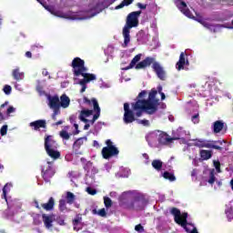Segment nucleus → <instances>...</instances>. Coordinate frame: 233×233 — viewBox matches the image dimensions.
<instances>
[{"label": "nucleus", "mask_w": 233, "mask_h": 233, "mask_svg": "<svg viewBox=\"0 0 233 233\" xmlns=\"http://www.w3.org/2000/svg\"><path fill=\"white\" fill-rule=\"evenodd\" d=\"M152 68L158 79L161 81H165V79H167V71H165V68L161 66V64H159V62H155Z\"/></svg>", "instance_id": "11"}, {"label": "nucleus", "mask_w": 233, "mask_h": 233, "mask_svg": "<svg viewBox=\"0 0 233 233\" xmlns=\"http://www.w3.org/2000/svg\"><path fill=\"white\" fill-rule=\"evenodd\" d=\"M58 208H59L60 212H65V210H66V200L60 199Z\"/></svg>", "instance_id": "38"}, {"label": "nucleus", "mask_w": 233, "mask_h": 233, "mask_svg": "<svg viewBox=\"0 0 233 233\" xmlns=\"http://www.w3.org/2000/svg\"><path fill=\"white\" fill-rule=\"evenodd\" d=\"M151 165H152L153 168H155V170H157V172H159V170H161V168H163V161H161L159 159L153 160Z\"/></svg>", "instance_id": "29"}, {"label": "nucleus", "mask_w": 233, "mask_h": 233, "mask_svg": "<svg viewBox=\"0 0 233 233\" xmlns=\"http://www.w3.org/2000/svg\"><path fill=\"white\" fill-rule=\"evenodd\" d=\"M56 205V200L54 199V198H50L47 203H44L41 204L42 208H44V210H46V212H50V210H52L54 208Z\"/></svg>", "instance_id": "24"}, {"label": "nucleus", "mask_w": 233, "mask_h": 233, "mask_svg": "<svg viewBox=\"0 0 233 233\" xmlns=\"http://www.w3.org/2000/svg\"><path fill=\"white\" fill-rule=\"evenodd\" d=\"M104 204L106 208H110L112 207V199L108 197H104Z\"/></svg>", "instance_id": "40"}, {"label": "nucleus", "mask_w": 233, "mask_h": 233, "mask_svg": "<svg viewBox=\"0 0 233 233\" xmlns=\"http://www.w3.org/2000/svg\"><path fill=\"white\" fill-rule=\"evenodd\" d=\"M86 192L87 194H89L90 196H96L97 194V190L92 188V187H87L86 188Z\"/></svg>", "instance_id": "49"}, {"label": "nucleus", "mask_w": 233, "mask_h": 233, "mask_svg": "<svg viewBox=\"0 0 233 233\" xmlns=\"http://www.w3.org/2000/svg\"><path fill=\"white\" fill-rule=\"evenodd\" d=\"M123 119L126 125L134 123V121H136V116L134 115V111L130 109V104L128 103L124 104V118Z\"/></svg>", "instance_id": "9"}, {"label": "nucleus", "mask_w": 233, "mask_h": 233, "mask_svg": "<svg viewBox=\"0 0 233 233\" xmlns=\"http://www.w3.org/2000/svg\"><path fill=\"white\" fill-rule=\"evenodd\" d=\"M71 66L74 69V76H76V77H79V76H81L83 72L88 71V68L85 66V60L79 57H75L73 59Z\"/></svg>", "instance_id": "6"}, {"label": "nucleus", "mask_w": 233, "mask_h": 233, "mask_svg": "<svg viewBox=\"0 0 233 233\" xmlns=\"http://www.w3.org/2000/svg\"><path fill=\"white\" fill-rule=\"evenodd\" d=\"M132 207L136 208V210H143L145 208V201L140 198H136L132 202Z\"/></svg>", "instance_id": "26"}, {"label": "nucleus", "mask_w": 233, "mask_h": 233, "mask_svg": "<svg viewBox=\"0 0 233 233\" xmlns=\"http://www.w3.org/2000/svg\"><path fill=\"white\" fill-rule=\"evenodd\" d=\"M191 120L195 125H198V123H199V113L192 116Z\"/></svg>", "instance_id": "44"}, {"label": "nucleus", "mask_w": 233, "mask_h": 233, "mask_svg": "<svg viewBox=\"0 0 233 233\" xmlns=\"http://www.w3.org/2000/svg\"><path fill=\"white\" fill-rule=\"evenodd\" d=\"M220 145V146H218ZM221 145H223L222 140H207V141H198L196 143V147H198L199 148H213L215 150H223V147H221Z\"/></svg>", "instance_id": "7"}, {"label": "nucleus", "mask_w": 233, "mask_h": 233, "mask_svg": "<svg viewBox=\"0 0 233 233\" xmlns=\"http://www.w3.org/2000/svg\"><path fill=\"white\" fill-rule=\"evenodd\" d=\"M58 225H65V219L61 218H58L56 219Z\"/></svg>", "instance_id": "57"}, {"label": "nucleus", "mask_w": 233, "mask_h": 233, "mask_svg": "<svg viewBox=\"0 0 233 233\" xmlns=\"http://www.w3.org/2000/svg\"><path fill=\"white\" fill-rule=\"evenodd\" d=\"M93 103L96 114L93 116V119L88 121V123H91V125H94V123H96V121L99 119V116H101V107H99V103L97 102V99H94Z\"/></svg>", "instance_id": "20"}, {"label": "nucleus", "mask_w": 233, "mask_h": 233, "mask_svg": "<svg viewBox=\"0 0 233 233\" xmlns=\"http://www.w3.org/2000/svg\"><path fill=\"white\" fill-rule=\"evenodd\" d=\"M157 92H158V94L163 93V86H157Z\"/></svg>", "instance_id": "61"}, {"label": "nucleus", "mask_w": 233, "mask_h": 233, "mask_svg": "<svg viewBox=\"0 0 233 233\" xmlns=\"http://www.w3.org/2000/svg\"><path fill=\"white\" fill-rule=\"evenodd\" d=\"M25 57H28L29 59L32 58V52L30 51L25 52Z\"/></svg>", "instance_id": "59"}, {"label": "nucleus", "mask_w": 233, "mask_h": 233, "mask_svg": "<svg viewBox=\"0 0 233 233\" xmlns=\"http://www.w3.org/2000/svg\"><path fill=\"white\" fill-rule=\"evenodd\" d=\"M174 137H170V136H168V134L165 133V132H161L158 135V138L157 141L159 143V145H168V143H172V141H174Z\"/></svg>", "instance_id": "19"}, {"label": "nucleus", "mask_w": 233, "mask_h": 233, "mask_svg": "<svg viewBox=\"0 0 233 233\" xmlns=\"http://www.w3.org/2000/svg\"><path fill=\"white\" fill-rule=\"evenodd\" d=\"M44 8H46L47 12H50L52 15H56V17H61L62 19H68L67 14L63 13L60 10H56V8L52 5H44Z\"/></svg>", "instance_id": "15"}, {"label": "nucleus", "mask_w": 233, "mask_h": 233, "mask_svg": "<svg viewBox=\"0 0 233 233\" xmlns=\"http://www.w3.org/2000/svg\"><path fill=\"white\" fill-rule=\"evenodd\" d=\"M132 3H134V0H123L121 4L116 6V10H121V8L128 6L129 5H132Z\"/></svg>", "instance_id": "33"}, {"label": "nucleus", "mask_w": 233, "mask_h": 233, "mask_svg": "<svg viewBox=\"0 0 233 233\" xmlns=\"http://www.w3.org/2000/svg\"><path fill=\"white\" fill-rule=\"evenodd\" d=\"M68 106H70V97L66 94H63L60 96V107L68 108Z\"/></svg>", "instance_id": "25"}, {"label": "nucleus", "mask_w": 233, "mask_h": 233, "mask_svg": "<svg viewBox=\"0 0 233 233\" xmlns=\"http://www.w3.org/2000/svg\"><path fill=\"white\" fill-rule=\"evenodd\" d=\"M185 56V52L180 53L179 59L176 64V68L178 71L185 70V66H188V65H190L188 58H186Z\"/></svg>", "instance_id": "14"}, {"label": "nucleus", "mask_w": 233, "mask_h": 233, "mask_svg": "<svg viewBox=\"0 0 233 233\" xmlns=\"http://www.w3.org/2000/svg\"><path fill=\"white\" fill-rule=\"evenodd\" d=\"M48 99V106L50 108H61V105H60V99H59V96L55 95V96H47Z\"/></svg>", "instance_id": "18"}, {"label": "nucleus", "mask_w": 233, "mask_h": 233, "mask_svg": "<svg viewBox=\"0 0 233 233\" xmlns=\"http://www.w3.org/2000/svg\"><path fill=\"white\" fill-rule=\"evenodd\" d=\"M141 54H138L134 56V58L131 60L129 66L125 68V70H130L131 68H136V70H141L143 68H147V66H153L156 62V58L152 56H147L144 60L141 61ZM141 61V62H139ZM138 63V64H137Z\"/></svg>", "instance_id": "3"}, {"label": "nucleus", "mask_w": 233, "mask_h": 233, "mask_svg": "<svg viewBox=\"0 0 233 233\" xmlns=\"http://www.w3.org/2000/svg\"><path fill=\"white\" fill-rule=\"evenodd\" d=\"M88 128H90V124H86L84 126V130H88Z\"/></svg>", "instance_id": "63"}, {"label": "nucleus", "mask_w": 233, "mask_h": 233, "mask_svg": "<svg viewBox=\"0 0 233 233\" xmlns=\"http://www.w3.org/2000/svg\"><path fill=\"white\" fill-rule=\"evenodd\" d=\"M133 110L137 111L136 116L137 117H141L143 116V112H147V109L137 108L136 109V102L132 104Z\"/></svg>", "instance_id": "35"}, {"label": "nucleus", "mask_w": 233, "mask_h": 233, "mask_svg": "<svg viewBox=\"0 0 233 233\" xmlns=\"http://www.w3.org/2000/svg\"><path fill=\"white\" fill-rule=\"evenodd\" d=\"M135 230L139 233L145 232V228L141 224L135 226Z\"/></svg>", "instance_id": "46"}, {"label": "nucleus", "mask_w": 233, "mask_h": 233, "mask_svg": "<svg viewBox=\"0 0 233 233\" xmlns=\"http://www.w3.org/2000/svg\"><path fill=\"white\" fill-rule=\"evenodd\" d=\"M137 6L140 8L141 10H147V5H143L141 3H137Z\"/></svg>", "instance_id": "56"}, {"label": "nucleus", "mask_w": 233, "mask_h": 233, "mask_svg": "<svg viewBox=\"0 0 233 233\" xmlns=\"http://www.w3.org/2000/svg\"><path fill=\"white\" fill-rule=\"evenodd\" d=\"M231 190H233V179L230 180Z\"/></svg>", "instance_id": "64"}, {"label": "nucleus", "mask_w": 233, "mask_h": 233, "mask_svg": "<svg viewBox=\"0 0 233 233\" xmlns=\"http://www.w3.org/2000/svg\"><path fill=\"white\" fill-rule=\"evenodd\" d=\"M157 96V91L152 89L148 95L147 99H137L135 105V109L142 108L146 110V114L153 116L157 112V107L159 106V99L156 98Z\"/></svg>", "instance_id": "1"}, {"label": "nucleus", "mask_w": 233, "mask_h": 233, "mask_svg": "<svg viewBox=\"0 0 233 233\" xmlns=\"http://www.w3.org/2000/svg\"><path fill=\"white\" fill-rule=\"evenodd\" d=\"M6 187H8L7 184L3 187L2 199H5V201H8V198H6V194H7Z\"/></svg>", "instance_id": "50"}, {"label": "nucleus", "mask_w": 233, "mask_h": 233, "mask_svg": "<svg viewBox=\"0 0 233 233\" xmlns=\"http://www.w3.org/2000/svg\"><path fill=\"white\" fill-rule=\"evenodd\" d=\"M97 215L101 218H106V210H105V208H101L98 210Z\"/></svg>", "instance_id": "51"}, {"label": "nucleus", "mask_w": 233, "mask_h": 233, "mask_svg": "<svg viewBox=\"0 0 233 233\" xmlns=\"http://www.w3.org/2000/svg\"><path fill=\"white\" fill-rule=\"evenodd\" d=\"M7 132H8V126L4 125V126L1 127V129H0V134H1V136H6Z\"/></svg>", "instance_id": "43"}, {"label": "nucleus", "mask_w": 233, "mask_h": 233, "mask_svg": "<svg viewBox=\"0 0 233 233\" xmlns=\"http://www.w3.org/2000/svg\"><path fill=\"white\" fill-rule=\"evenodd\" d=\"M225 128V123L221 120H217L213 123V133L219 134Z\"/></svg>", "instance_id": "23"}, {"label": "nucleus", "mask_w": 233, "mask_h": 233, "mask_svg": "<svg viewBox=\"0 0 233 233\" xmlns=\"http://www.w3.org/2000/svg\"><path fill=\"white\" fill-rule=\"evenodd\" d=\"M54 219H56L55 214H51V215L42 214V220L46 228H52V227H54L53 225Z\"/></svg>", "instance_id": "17"}, {"label": "nucleus", "mask_w": 233, "mask_h": 233, "mask_svg": "<svg viewBox=\"0 0 233 233\" xmlns=\"http://www.w3.org/2000/svg\"><path fill=\"white\" fill-rule=\"evenodd\" d=\"M84 79L79 81V85L82 86L80 93L83 94L86 90V83H90V81H96V75L86 73V72H82L80 74Z\"/></svg>", "instance_id": "10"}, {"label": "nucleus", "mask_w": 233, "mask_h": 233, "mask_svg": "<svg viewBox=\"0 0 233 233\" xmlns=\"http://www.w3.org/2000/svg\"><path fill=\"white\" fill-rule=\"evenodd\" d=\"M15 112V108L14 106H9L7 109H6V114L9 115V114H12Z\"/></svg>", "instance_id": "55"}, {"label": "nucleus", "mask_w": 233, "mask_h": 233, "mask_svg": "<svg viewBox=\"0 0 233 233\" xmlns=\"http://www.w3.org/2000/svg\"><path fill=\"white\" fill-rule=\"evenodd\" d=\"M94 114V110L91 109H83L80 112L79 115V119L80 121H82L83 123H88V119L86 117H90V116H92Z\"/></svg>", "instance_id": "21"}, {"label": "nucleus", "mask_w": 233, "mask_h": 233, "mask_svg": "<svg viewBox=\"0 0 233 233\" xmlns=\"http://www.w3.org/2000/svg\"><path fill=\"white\" fill-rule=\"evenodd\" d=\"M200 157L204 161L210 159V157H212V151L205 150V149L200 150Z\"/></svg>", "instance_id": "28"}, {"label": "nucleus", "mask_w": 233, "mask_h": 233, "mask_svg": "<svg viewBox=\"0 0 233 233\" xmlns=\"http://www.w3.org/2000/svg\"><path fill=\"white\" fill-rule=\"evenodd\" d=\"M83 218L81 217H76L73 219V227H77Z\"/></svg>", "instance_id": "48"}, {"label": "nucleus", "mask_w": 233, "mask_h": 233, "mask_svg": "<svg viewBox=\"0 0 233 233\" xmlns=\"http://www.w3.org/2000/svg\"><path fill=\"white\" fill-rule=\"evenodd\" d=\"M170 213L174 216L175 223L180 225V227H183V228L188 232V229L187 228V225H188L187 221L188 213L185 212L181 214V210L177 209V208H172Z\"/></svg>", "instance_id": "5"}, {"label": "nucleus", "mask_w": 233, "mask_h": 233, "mask_svg": "<svg viewBox=\"0 0 233 233\" xmlns=\"http://www.w3.org/2000/svg\"><path fill=\"white\" fill-rule=\"evenodd\" d=\"M61 107H53L52 110H53V115L54 116H59V114H61V110H60Z\"/></svg>", "instance_id": "52"}, {"label": "nucleus", "mask_w": 233, "mask_h": 233, "mask_svg": "<svg viewBox=\"0 0 233 233\" xmlns=\"http://www.w3.org/2000/svg\"><path fill=\"white\" fill-rule=\"evenodd\" d=\"M74 127H75V128L76 130V134H79V125L74 124Z\"/></svg>", "instance_id": "60"}, {"label": "nucleus", "mask_w": 233, "mask_h": 233, "mask_svg": "<svg viewBox=\"0 0 233 233\" xmlns=\"http://www.w3.org/2000/svg\"><path fill=\"white\" fill-rule=\"evenodd\" d=\"M138 125H143V127H150V122L147 119L137 120Z\"/></svg>", "instance_id": "47"}, {"label": "nucleus", "mask_w": 233, "mask_h": 233, "mask_svg": "<svg viewBox=\"0 0 233 233\" xmlns=\"http://www.w3.org/2000/svg\"><path fill=\"white\" fill-rule=\"evenodd\" d=\"M59 136L61 138H63L65 141H68V139H70V134L68 133V131L63 129L59 132Z\"/></svg>", "instance_id": "36"}, {"label": "nucleus", "mask_w": 233, "mask_h": 233, "mask_svg": "<svg viewBox=\"0 0 233 233\" xmlns=\"http://www.w3.org/2000/svg\"><path fill=\"white\" fill-rule=\"evenodd\" d=\"M141 15V11H134L127 15L126 19V25L123 27L122 35L124 37V44L122 46L127 48L128 43H130V29L137 28L139 26V16Z\"/></svg>", "instance_id": "2"}, {"label": "nucleus", "mask_w": 233, "mask_h": 233, "mask_svg": "<svg viewBox=\"0 0 233 233\" xmlns=\"http://www.w3.org/2000/svg\"><path fill=\"white\" fill-rule=\"evenodd\" d=\"M45 150L52 159H59L61 157V153L56 148H57V142L54 140V137L52 135H46L45 137V143H44Z\"/></svg>", "instance_id": "4"}, {"label": "nucleus", "mask_w": 233, "mask_h": 233, "mask_svg": "<svg viewBox=\"0 0 233 233\" xmlns=\"http://www.w3.org/2000/svg\"><path fill=\"white\" fill-rule=\"evenodd\" d=\"M209 185H214L216 183V169L212 168L209 170V179L208 180Z\"/></svg>", "instance_id": "31"}, {"label": "nucleus", "mask_w": 233, "mask_h": 233, "mask_svg": "<svg viewBox=\"0 0 233 233\" xmlns=\"http://www.w3.org/2000/svg\"><path fill=\"white\" fill-rule=\"evenodd\" d=\"M162 176L164 179H167L168 181H176V176L174 175V173L165 171Z\"/></svg>", "instance_id": "32"}, {"label": "nucleus", "mask_w": 233, "mask_h": 233, "mask_svg": "<svg viewBox=\"0 0 233 233\" xmlns=\"http://www.w3.org/2000/svg\"><path fill=\"white\" fill-rule=\"evenodd\" d=\"M101 155L104 159H110V157L119 155V149L117 147H103Z\"/></svg>", "instance_id": "12"}, {"label": "nucleus", "mask_w": 233, "mask_h": 233, "mask_svg": "<svg viewBox=\"0 0 233 233\" xmlns=\"http://www.w3.org/2000/svg\"><path fill=\"white\" fill-rule=\"evenodd\" d=\"M7 106H8V101L5 102L4 104H2L0 106V125L5 120V114H4L5 110H4V108Z\"/></svg>", "instance_id": "34"}, {"label": "nucleus", "mask_w": 233, "mask_h": 233, "mask_svg": "<svg viewBox=\"0 0 233 233\" xmlns=\"http://www.w3.org/2000/svg\"><path fill=\"white\" fill-rule=\"evenodd\" d=\"M35 208H37L38 210H41V207L39 206V202L37 200H35Z\"/></svg>", "instance_id": "58"}, {"label": "nucleus", "mask_w": 233, "mask_h": 233, "mask_svg": "<svg viewBox=\"0 0 233 233\" xmlns=\"http://www.w3.org/2000/svg\"><path fill=\"white\" fill-rule=\"evenodd\" d=\"M147 96V91L143 90L141 91L138 96H137V99H143V97H145Z\"/></svg>", "instance_id": "54"}, {"label": "nucleus", "mask_w": 233, "mask_h": 233, "mask_svg": "<svg viewBox=\"0 0 233 233\" xmlns=\"http://www.w3.org/2000/svg\"><path fill=\"white\" fill-rule=\"evenodd\" d=\"M3 90L6 96H10V94H12V86H10L9 85H5Z\"/></svg>", "instance_id": "42"}, {"label": "nucleus", "mask_w": 233, "mask_h": 233, "mask_svg": "<svg viewBox=\"0 0 233 233\" xmlns=\"http://www.w3.org/2000/svg\"><path fill=\"white\" fill-rule=\"evenodd\" d=\"M225 214H226L228 221H232V219H233V208H228L225 210Z\"/></svg>", "instance_id": "37"}, {"label": "nucleus", "mask_w": 233, "mask_h": 233, "mask_svg": "<svg viewBox=\"0 0 233 233\" xmlns=\"http://www.w3.org/2000/svg\"><path fill=\"white\" fill-rule=\"evenodd\" d=\"M12 76L15 81H21L25 77V73L19 71V67L13 70Z\"/></svg>", "instance_id": "27"}, {"label": "nucleus", "mask_w": 233, "mask_h": 233, "mask_svg": "<svg viewBox=\"0 0 233 233\" xmlns=\"http://www.w3.org/2000/svg\"><path fill=\"white\" fill-rule=\"evenodd\" d=\"M106 147H105L104 148H116V146H114V143L112 142V140L107 139L106 140Z\"/></svg>", "instance_id": "45"}, {"label": "nucleus", "mask_w": 233, "mask_h": 233, "mask_svg": "<svg viewBox=\"0 0 233 233\" xmlns=\"http://www.w3.org/2000/svg\"><path fill=\"white\" fill-rule=\"evenodd\" d=\"M29 127L32 128V130H35V132H39L41 128H44V130H46V120L38 119V120L30 122Z\"/></svg>", "instance_id": "13"}, {"label": "nucleus", "mask_w": 233, "mask_h": 233, "mask_svg": "<svg viewBox=\"0 0 233 233\" xmlns=\"http://www.w3.org/2000/svg\"><path fill=\"white\" fill-rule=\"evenodd\" d=\"M66 203L68 205H73L74 201H76V195L74 193L67 191L66 196Z\"/></svg>", "instance_id": "30"}, {"label": "nucleus", "mask_w": 233, "mask_h": 233, "mask_svg": "<svg viewBox=\"0 0 233 233\" xmlns=\"http://www.w3.org/2000/svg\"><path fill=\"white\" fill-rule=\"evenodd\" d=\"M213 165L218 174L221 172V162L219 160H214Z\"/></svg>", "instance_id": "41"}, {"label": "nucleus", "mask_w": 233, "mask_h": 233, "mask_svg": "<svg viewBox=\"0 0 233 233\" xmlns=\"http://www.w3.org/2000/svg\"><path fill=\"white\" fill-rule=\"evenodd\" d=\"M84 141H85V137H79L78 139H76L74 142V144H73V152L76 156L81 154V152H79V148H81V147H83V144L85 143Z\"/></svg>", "instance_id": "22"}, {"label": "nucleus", "mask_w": 233, "mask_h": 233, "mask_svg": "<svg viewBox=\"0 0 233 233\" xmlns=\"http://www.w3.org/2000/svg\"><path fill=\"white\" fill-rule=\"evenodd\" d=\"M160 96H161V101H165V99H166V96H165V93H160Z\"/></svg>", "instance_id": "62"}, {"label": "nucleus", "mask_w": 233, "mask_h": 233, "mask_svg": "<svg viewBox=\"0 0 233 233\" xmlns=\"http://www.w3.org/2000/svg\"><path fill=\"white\" fill-rule=\"evenodd\" d=\"M204 26H206V28H208V30H210L211 32L216 33V28H214L213 25H211V24H204Z\"/></svg>", "instance_id": "53"}, {"label": "nucleus", "mask_w": 233, "mask_h": 233, "mask_svg": "<svg viewBox=\"0 0 233 233\" xmlns=\"http://www.w3.org/2000/svg\"><path fill=\"white\" fill-rule=\"evenodd\" d=\"M55 174L56 170L50 163H47V165L44 166V167L42 168V177L46 181V183H50V179L54 177Z\"/></svg>", "instance_id": "8"}, {"label": "nucleus", "mask_w": 233, "mask_h": 233, "mask_svg": "<svg viewBox=\"0 0 233 233\" xmlns=\"http://www.w3.org/2000/svg\"><path fill=\"white\" fill-rule=\"evenodd\" d=\"M177 6L184 15L192 18V13L190 12V9H188V6H187V3H185V1L177 0Z\"/></svg>", "instance_id": "16"}, {"label": "nucleus", "mask_w": 233, "mask_h": 233, "mask_svg": "<svg viewBox=\"0 0 233 233\" xmlns=\"http://www.w3.org/2000/svg\"><path fill=\"white\" fill-rule=\"evenodd\" d=\"M94 99H96V98H92L90 100V99H88V97L84 96L83 97L84 105H86L87 106H93L94 107Z\"/></svg>", "instance_id": "39"}]
</instances>
